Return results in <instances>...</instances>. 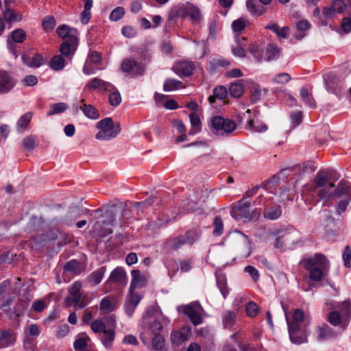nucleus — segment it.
Returning a JSON list of instances; mask_svg holds the SVG:
<instances>
[{
  "label": "nucleus",
  "mask_w": 351,
  "mask_h": 351,
  "mask_svg": "<svg viewBox=\"0 0 351 351\" xmlns=\"http://www.w3.org/2000/svg\"><path fill=\"white\" fill-rule=\"evenodd\" d=\"M301 264L309 272V278L314 282L320 281L330 268V261L322 254L317 253L313 257L303 259Z\"/></svg>",
  "instance_id": "f257e3e1"
},
{
  "label": "nucleus",
  "mask_w": 351,
  "mask_h": 351,
  "mask_svg": "<svg viewBox=\"0 0 351 351\" xmlns=\"http://www.w3.org/2000/svg\"><path fill=\"white\" fill-rule=\"evenodd\" d=\"M97 128L99 131L95 138L99 141H109L115 138L121 131L119 123L114 125L112 119L110 117L99 121L97 123Z\"/></svg>",
  "instance_id": "f03ea898"
},
{
  "label": "nucleus",
  "mask_w": 351,
  "mask_h": 351,
  "mask_svg": "<svg viewBox=\"0 0 351 351\" xmlns=\"http://www.w3.org/2000/svg\"><path fill=\"white\" fill-rule=\"evenodd\" d=\"M315 192L322 199H327L332 197L331 189L335 187V184L328 182V176L324 171H319L314 178Z\"/></svg>",
  "instance_id": "7ed1b4c3"
},
{
  "label": "nucleus",
  "mask_w": 351,
  "mask_h": 351,
  "mask_svg": "<svg viewBox=\"0 0 351 351\" xmlns=\"http://www.w3.org/2000/svg\"><path fill=\"white\" fill-rule=\"evenodd\" d=\"M210 123L212 132L217 135L228 136L237 129V124L233 120L221 116L213 117Z\"/></svg>",
  "instance_id": "20e7f679"
},
{
  "label": "nucleus",
  "mask_w": 351,
  "mask_h": 351,
  "mask_svg": "<svg viewBox=\"0 0 351 351\" xmlns=\"http://www.w3.org/2000/svg\"><path fill=\"white\" fill-rule=\"evenodd\" d=\"M82 283L80 281H75L72 286L69 287V292L70 295L65 298V302L69 306L71 302L75 304V307L83 308L88 304L86 296L81 293Z\"/></svg>",
  "instance_id": "39448f33"
},
{
  "label": "nucleus",
  "mask_w": 351,
  "mask_h": 351,
  "mask_svg": "<svg viewBox=\"0 0 351 351\" xmlns=\"http://www.w3.org/2000/svg\"><path fill=\"white\" fill-rule=\"evenodd\" d=\"M286 319L291 341L295 344L306 343L307 341V337L302 331V322L290 320L287 315H286Z\"/></svg>",
  "instance_id": "423d86ee"
},
{
  "label": "nucleus",
  "mask_w": 351,
  "mask_h": 351,
  "mask_svg": "<svg viewBox=\"0 0 351 351\" xmlns=\"http://www.w3.org/2000/svg\"><path fill=\"white\" fill-rule=\"evenodd\" d=\"M231 216L239 220L242 219H251L250 203L249 201L241 199L232 208Z\"/></svg>",
  "instance_id": "0eeeda50"
},
{
  "label": "nucleus",
  "mask_w": 351,
  "mask_h": 351,
  "mask_svg": "<svg viewBox=\"0 0 351 351\" xmlns=\"http://www.w3.org/2000/svg\"><path fill=\"white\" fill-rule=\"evenodd\" d=\"M121 70L132 76H138L143 74V66L135 59H124L121 63Z\"/></svg>",
  "instance_id": "6e6552de"
},
{
  "label": "nucleus",
  "mask_w": 351,
  "mask_h": 351,
  "mask_svg": "<svg viewBox=\"0 0 351 351\" xmlns=\"http://www.w3.org/2000/svg\"><path fill=\"white\" fill-rule=\"evenodd\" d=\"M184 313L189 318L195 326L202 324V317L200 315L202 306L198 302H193L183 306Z\"/></svg>",
  "instance_id": "1a4fd4ad"
},
{
  "label": "nucleus",
  "mask_w": 351,
  "mask_h": 351,
  "mask_svg": "<svg viewBox=\"0 0 351 351\" xmlns=\"http://www.w3.org/2000/svg\"><path fill=\"white\" fill-rule=\"evenodd\" d=\"M114 85L98 77L91 79L85 86L84 89L88 91L98 89L99 91L106 93L111 91Z\"/></svg>",
  "instance_id": "9d476101"
},
{
  "label": "nucleus",
  "mask_w": 351,
  "mask_h": 351,
  "mask_svg": "<svg viewBox=\"0 0 351 351\" xmlns=\"http://www.w3.org/2000/svg\"><path fill=\"white\" fill-rule=\"evenodd\" d=\"M78 45L77 36H71L64 40L60 46L59 51L62 56L67 58L73 55Z\"/></svg>",
  "instance_id": "9b49d317"
},
{
  "label": "nucleus",
  "mask_w": 351,
  "mask_h": 351,
  "mask_svg": "<svg viewBox=\"0 0 351 351\" xmlns=\"http://www.w3.org/2000/svg\"><path fill=\"white\" fill-rule=\"evenodd\" d=\"M195 67L193 62L180 61L174 64L173 70L179 76L189 77L193 74Z\"/></svg>",
  "instance_id": "f8f14e48"
},
{
  "label": "nucleus",
  "mask_w": 351,
  "mask_h": 351,
  "mask_svg": "<svg viewBox=\"0 0 351 351\" xmlns=\"http://www.w3.org/2000/svg\"><path fill=\"white\" fill-rule=\"evenodd\" d=\"M228 237L230 239H235L238 240L243 246L245 250L241 251V254L243 256L247 257L250 255L251 245L247 237L239 230L230 232Z\"/></svg>",
  "instance_id": "ddd939ff"
},
{
  "label": "nucleus",
  "mask_w": 351,
  "mask_h": 351,
  "mask_svg": "<svg viewBox=\"0 0 351 351\" xmlns=\"http://www.w3.org/2000/svg\"><path fill=\"white\" fill-rule=\"evenodd\" d=\"M281 240H283L287 244H295L299 241V233L294 229L285 231L281 236L276 238L275 242L276 247H282V245L278 244Z\"/></svg>",
  "instance_id": "4468645a"
},
{
  "label": "nucleus",
  "mask_w": 351,
  "mask_h": 351,
  "mask_svg": "<svg viewBox=\"0 0 351 351\" xmlns=\"http://www.w3.org/2000/svg\"><path fill=\"white\" fill-rule=\"evenodd\" d=\"M191 337V329L189 327H183L180 330L171 333V339L173 345L178 346L187 341Z\"/></svg>",
  "instance_id": "2eb2a0df"
},
{
  "label": "nucleus",
  "mask_w": 351,
  "mask_h": 351,
  "mask_svg": "<svg viewBox=\"0 0 351 351\" xmlns=\"http://www.w3.org/2000/svg\"><path fill=\"white\" fill-rule=\"evenodd\" d=\"M14 85L12 77L7 71L0 70V93L9 92Z\"/></svg>",
  "instance_id": "dca6fc26"
},
{
  "label": "nucleus",
  "mask_w": 351,
  "mask_h": 351,
  "mask_svg": "<svg viewBox=\"0 0 351 351\" xmlns=\"http://www.w3.org/2000/svg\"><path fill=\"white\" fill-rule=\"evenodd\" d=\"M107 283H116L119 285H125L127 283L126 273L122 267H117L110 273Z\"/></svg>",
  "instance_id": "f3484780"
},
{
  "label": "nucleus",
  "mask_w": 351,
  "mask_h": 351,
  "mask_svg": "<svg viewBox=\"0 0 351 351\" xmlns=\"http://www.w3.org/2000/svg\"><path fill=\"white\" fill-rule=\"evenodd\" d=\"M325 84L328 91L334 94L338 93L343 86L340 79L332 73L325 78Z\"/></svg>",
  "instance_id": "a211bd4d"
},
{
  "label": "nucleus",
  "mask_w": 351,
  "mask_h": 351,
  "mask_svg": "<svg viewBox=\"0 0 351 351\" xmlns=\"http://www.w3.org/2000/svg\"><path fill=\"white\" fill-rule=\"evenodd\" d=\"M131 276L132 280L130 287L131 291H134L136 289L143 287L146 285L147 278L139 270H132L131 271Z\"/></svg>",
  "instance_id": "6ab92c4d"
},
{
  "label": "nucleus",
  "mask_w": 351,
  "mask_h": 351,
  "mask_svg": "<svg viewBox=\"0 0 351 351\" xmlns=\"http://www.w3.org/2000/svg\"><path fill=\"white\" fill-rule=\"evenodd\" d=\"M332 193V197H337L338 198L351 197V186L346 182L341 181L338 183L335 190L331 189Z\"/></svg>",
  "instance_id": "aec40b11"
},
{
  "label": "nucleus",
  "mask_w": 351,
  "mask_h": 351,
  "mask_svg": "<svg viewBox=\"0 0 351 351\" xmlns=\"http://www.w3.org/2000/svg\"><path fill=\"white\" fill-rule=\"evenodd\" d=\"M115 339V329L106 328L101 335L100 340L104 346L109 349L111 348Z\"/></svg>",
  "instance_id": "412c9836"
},
{
  "label": "nucleus",
  "mask_w": 351,
  "mask_h": 351,
  "mask_svg": "<svg viewBox=\"0 0 351 351\" xmlns=\"http://www.w3.org/2000/svg\"><path fill=\"white\" fill-rule=\"evenodd\" d=\"M150 351H165V339L162 335L156 334L152 338Z\"/></svg>",
  "instance_id": "4be33fe9"
},
{
  "label": "nucleus",
  "mask_w": 351,
  "mask_h": 351,
  "mask_svg": "<svg viewBox=\"0 0 351 351\" xmlns=\"http://www.w3.org/2000/svg\"><path fill=\"white\" fill-rule=\"evenodd\" d=\"M21 59L24 64L29 67L38 68L43 63V58L39 54H34L33 56L23 55Z\"/></svg>",
  "instance_id": "5701e85b"
},
{
  "label": "nucleus",
  "mask_w": 351,
  "mask_h": 351,
  "mask_svg": "<svg viewBox=\"0 0 351 351\" xmlns=\"http://www.w3.org/2000/svg\"><path fill=\"white\" fill-rule=\"evenodd\" d=\"M186 10L187 3L185 4H181L173 7L169 14V20L173 21L176 20L178 18H186Z\"/></svg>",
  "instance_id": "b1692460"
},
{
  "label": "nucleus",
  "mask_w": 351,
  "mask_h": 351,
  "mask_svg": "<svg viewBox=\"0 0 351 351\" xmlns=\"http://www.w3.org/2000/svg\"><path fill=\"white\" fill-rule=\"evenodd\" d=\"M317 339L319 341L326 340L330 337H333L335 334L332 331V328L326 324L318 326L317 328Z\"/></svg>",
  "instance_id": "393cba45"
},
{
  "label": "nucleus",
  "mask_w": 351,
  "mask_h": 351,
  "mask_svg": "<svg viewBox=\"0 0 351 351\" xmlns=\"http://www.w3.org/2000/svg\"><path fill=\"white\" fill-rule=\"evenodd\" d=\"M15 337L11 332L8 330L0 332V348H6L14 344Z\"/></svg>",
  "instance_id": "a878e982"
},
{
  "label": "nucleus",
  "mask_w": 351,
  "mask_h": 351,
  "mask_svg": "<svg viewBox=\"0 0 351 351\" xmlns=\"http://www.w3.org/2000/svg\"><path fill=\"white\" fill-rule=\"evenodd\" d=\"M106 271V267L103 266L98 268L97 270L93 271L88 276L89 282L93 285H97L102 280L105 273Z\"/></svg>",
  "instance_id": "bb28decb"
},
{
  "label": "nucleus",
  "mask_w": 351,
  "mask_h": 351,
  "mask_svg": "<svg viewBox=\"0 0 351 351\" xmlns=\"http://www.w3.org/2000/svg\"><path fill=\"white\" fill-rule=\"evenodd\" d=\"M229 92L232 97L239 98L244 92V86L241 80H237L230 85Z\"/></svg>",
  "instance_id": "cd10ccee"
},
{
  "label": "nucleus",
  "mask_w": 351,
  "mask_h": 351,
  "mask_svg": "<svg viewBox=\"0 0 351 351\" xmlns=\"http://www.w3.org/2000/svg\"><path fill=\"white\" fill-rule=\"evenodd\" d=\"M246 5L248 11L253 15L260 16L266 12L265 8L257 5L255 0H247Z\"/></svg>",
  "instance_id": "c85d7f7f"
},
{
  "label": "nucleus",
  "mask_w": 351,
  "mask_h": 351,
  "mask_svg": "<svg viewBox=\"0 0 351 351\" xmlns=\"http://www.w3.org/2000/svg\"><path fill=\"white\" fill-rule=\"evenodd\" d=\"M82 213L83 210L77 206L70 208L66 216V223L69 226L71 225L75 220L82 215Z\"/></svg>",
  "instance_id": "c756f323"
},
{
  "label": "nucleus",
  "mask_w": 351,
  "mask_h": 351,
  "mask_svg": "<svg viewBox=\"0 0 351 351\" xmlns=\"http://www.w3.org/2000/svg\"><path fill=\"white\" fill-rule=\"evenodd\" d=\"M25 38H26L25 32L23 29L18 28V29L13 30L10 33V35L8 37L7 42L9 43L10 39H11L13 43H21L25 40Z\"/></svg>",
  "instance_id": "7c9ffc66"
},
{
  "label": "nucleus",
  "mask_w": 351,
  "mask_h": 351,
  "mask_svg": "<svg viewBox=\"0 0 351 351\" xmlns=\"http://www.w3.org/2000/svg\"><path fill=\"white\" fill-rule=\"evenodd\" d=\"M281 49L274 44H269L265 51V60L270 61L280 56Z\"/></svg>",
  "instance_id": "2f4dec72"
},
{
  "label": "nucleus",
  "mask_w": 351,
  "mask_h": 351,
  "mask_svg": "<svg viewBox=\"0 0 351 351\" xmlns=\"http://www.w3.org/2000/svg\"><path fill=\"white\" fill-rule=\"evenodd\" d=\"M249 51L253 56V57L260 62L263 60H265V56L263 55V48L258 44L253 43L249 47Z\"/></svg>",
  "instance_id": "473e14b6"
},
{
  "label": "nucleus",
  "mask_w": 351,
  "mask_h": 351,
  "mask_svg": "<svg viewBox=\"0 0 351 351\" xmlns=\"http://www.w3.org/2000/svg\"><path fill=\"white\" fill-rule=\"evenodd\" d=\"M237 313L234 311H226L223 316V325L226 328H231L236 323Z\"/></svg>",
  "instance_id": "72a5a7b5"
},
{
  "label": "nucleus",
  "mask_w": 351,
  "mask_h": 351,
  "mask_svg": "<svg viewBox=\"0 0 351 351\" xmlns=\"http://www.w3.org/2000/svg\"><path fill=\"white\" fill-rule=\"evenodd\" d=\"M182 87V82L181 81L172 78L167 79L163 85V89L166 92L176 90Z\"/></svg>",
  "instance_id": "f704fd0d"
},
{
  "label": "nucleus",
  "mask_w": 351,
  "mask_h": 351,
  "mask_svg": "<svg viewBox=\"0 0 351 351\" xmlns=\"http://www.w3.org/2000/svg\"><path fill=\"white\" fill-rule=\"evenodd\" d=\"M89 338L87 337H79L74 343L73 347L75 351H86L90 348L88 347V341Z\"/></svg>",
  "instance_id": "c9c22d12"
},
{
  "label": "nucleus",
  "mask_w": 351,
  "mask_h": 351,
  "mask_svg": "<svg viewBox=\"0 0 351 351\" xmlns=\"http://www.w3.org/2000/svg\"><path fill=\"white\" fill-rule=\"evenodd\" d=\"M65 66V59L61 55H56L50 61V67L55 71H61Z\"/></svg>",
  "instance_id": "e433bc0d"
},
{
  "label": "nucleus",
  "mask_w": 351,
  "mask_h": 351,
  "mask_svg": "<svg viewBox=\"0 0 351 351\" xmlns=\"http://www.w3.org/2000/svg\"><path fill=\"white\" fill-rule=\"evenodd\" d=\"M57 34L60 37L66 40L71 36H77L76 31L71 29L66 25H62L57 28Z\"/></svg>",
  "instance_id": "4c0bfd02"
},
{
  "label": "nucleus",
  "mask_w": 351,
  "mask_h": 351,
  "mask_svg": "<svg viewBox=\"0 0 351 351\" xmlns=\"http://www.w3.org/2000/svg\"><path fill=\"white\" fill-rule=\"evenodd\" d=\"M310 23L306 20L300 21L296 25L298 32L295 37L298 40L302 39L304 36V32L310 28Z\"/></svg>",
  "instance_id": "58836bf2"
},
{
  "label": "nucleus",
  "mask_w": 351,
  "mask_h": 351,
  "mask_svg": "<svg viewBox=\"0 0 351 351\" xmlns=\"http://www.w3.org/2000/svg\"><path fill=\"white\" fill-rule=\"evenodd\" d=\"M99 308L104 313H110L115 309L116 305L109 297H105L101 300Z\"/></svg>",
  "instance_id": "ea45409f"
},
{
  "label": "nucleus",
  "mask_w": 351,
  "mask_h": 351,
  "mask_svg": "<svg viewBox=\"0 0 351 351\" xmlns=\"http://www.w3.org/2000/svg\"><path fill=\"white\" fill-rule=\"evenodd\" d=\"M300 97L303 101L310 108H314L315 107V101L313 97L308 93L306 88L302 87L300 91Z\"/></svg>",
  "instance_id": "a19ab883"
},
{
  "label": "nucleus",
  "mask_w": 351,
  "mask_h": 351,
  "mask_svg": "<svg viewBox=\"0 0 351 351\" xmlns=\"http://www.w3.org/2000/svg\"><path fill=\"white\" fill-rule=\"evenodd\" d=\"M80 109L83 111L86 117L89 119H97L99 118V112L97 110L91 105H87L84 104Z\"/></svg>",
  "instance_id": "79ce46f5"
},
{
  "label": "nucleus",
  "mask_w": 351,
  "mask_h": 351,
  "mask_svg": "<svg viewBox=\"0 0 351 351\" xmlns=\"http://www.w3.org/2000/svg\"><path fill=\"white\" fill-rule=\"evenodd\" d=\"M68 108L66 103L60 102L51 105L50 110L47 112V116L59 114L65 112Z\"/></svg>",
  "instance_id": "37998d69"
},
{
  "label": "nucleus",
  "mask_w": 351,
  "mask_h": 351,
  "mask_svg": "<svg viewBox=\"0 0 351 351\" xmlns=\"http://www.w3.org/2000/svg\"><path fill=\"white\" fill-rule=\"evenodd\" d=\"M217 285L221 295L226 298L228 294V289L227 287L226 277L223 275L217 276Z\"/></svg>",
  "instance_id": "c03bdc74"
},
{
  "label": "nucleus",
  "mask_w": 351,
  "mask_h": 351,
  "mask_svg": "<svg viewBox=\"0 0 351 351\" xmlns=\"http://www.w3.org/2000/svg\"><path fill=\"white\" fill-rule=\"evenodd\" d=\"M110 92L109 95V103L113 106H119L121 102V97L119 92L117 90L116 87L114 86L113 89Z\"/></svg>",
  "instance_id": "a18cd8bd"
},
{
  "label": "nucleus",
  "mask_w": 351,
  "mask_h": 351,
  "mask_svg": "<svg viewBox=\"0 0 351 351\" xmlns=\"http://www.w3.org/2000/svg\"><path fill=\"white\" fill-rule=\"evenodd\" d=\"M93 7V2L90 0H88V2H86L84 4V10L81 14V21L83 24H86L91 16L90 9Z\"/></svg>",
  "instance_id": "49530a36"
},
{
  "label": "nucleus",
  "mask_w": 351,
  "mask_h": 351,
  "mask_svg": "<svg viewBox=\"0 0 351 351\" xmlns=\"http://www.w3.org/2000/svg\"><path fill=\"white\" fill-rule=\"evenodd\" d=\"M213 234L215 236H220L223 232V221L219 216L215 217L213 221Z\"/></svg>",
  "instance_id": "de8ad7c7"
},
{
  "label": "nucleus",
  "mask_w": 351,
  "mask_h": 351,
  "mask_svg": "<svg viewBox=\"0 0 351 351\" xmlns=\"http://www.w3.org/2000/svg\"><path fill=\"white\" fill-rule=\"evenodd\" d=\"M199 9L192 4L187 3L186 17L190 16L193 21H198L200 19Z\"/></svg>",
  "instance_id": "09e8293b"
},
{
  "label": "nucleus",
  "mask_w": 351,
  "mask_h": 351,
  "mask_svg": "<svg viewBox=\"0 0 351 351\" xmlns=\"http://www.w3.org/2000/svg\"><path fill=\"white\" fill-rule=\"evenodd\" d=\"M189 245H192L195 241H197L200 235L201 231L199 229L196 228L194 230H189L184 234Z\"/></svg>",
  "instance_id": "8fccbe9b"
},
{
  "label": "nucleus",
  "mask_w": 351,
  "mask_h": 351,
  "mask_svg": "<svg viewBox=\"0 0 351 351\" xmlns=\"http://www.w3.org/2000/svg\"><path fill=\"white\" fill-rule=\"evenodd\" d=\"M3 17L8 23L20 21L22 19L21 15H16V14L11 9H7L5 10Z\"/></svg>",
  "instance_id": "3c124183"
},
{
  "label": "nucleus",
  "mask_w": 351,
  "mask_h": 351,
  "mask_svg": "<svg viewBox=\"0 0 351 351\" xmlns=\"http://www.w3.org/2000/svg\"><path fill=\"white\" fill-rule=\"evenodd\" d=\"M247 21L243 18H239L234 21L232 23L233 31L237 34L241 33L246 26Z\"/></svg>",
  "instance_id": "603ef678"
},
{
  "label": "nucleus",
  "mask_w": 351,
  "mask_h": 351,
  "mask_svg": "<svg viewBox=\"0 0 351 351\" xmlns=\"http://www.w3.org/2000/svg\"><path fill=\"white\" fill-rule=\"evenodd\" d=\"M282 211L279 208L267 209L264 212V217L270 220H275L280 217Z\"/></svg>",
  "instance_id": "864d4df0"
},
{
  "label": "nucleus",
  "mask_w": 351,
  "mask_h": 351,
  "mask_svg": "<svg viewBox=\"0 0 351 351\" xmlns=\"http://www.w3.org/2000/svg\"><path fill=\"white\" fill-rule=\"evenodd\" d=\"M64 269L73 274H80L79 262L76 260L69 261L64 265Z\"/></svg>",
  "instance_id": "5fc2aeb1"
},
{
  "label": "nucleus",
  "mask_w": 351,
  "mask_h": 351,
  "mask_svg": "<svg viewBox=\"0 0 351 351\" xmlns=\"http://www.w3.org/2000/svg\"><path fill=\"white\" fill-rule=\"evenodd\" d=\"M163 328V325L161 322L157 319L152 322L148 327V330L152 332L154 335L156 334H160L161 330Z\"/></svg>",
  "instance_id": "6e6d98bb"
},
{
  "label": "nucleus",
  "mask_w": 351,
  "mask_h": 351,
  "mask_svg": "<svg viewBox=\"0 0 351 351\" xmlns=\"http://www.w3.org/2000/svg\"><path fill=\"white\" fill-rule=\"evenodd\" d=\"M32 117V114L30 112H27L23 114L17 122V127L21 130H24L27 128L29 123Z\"/></svg>",
  "instance_id": "4d7b16f0"
},
{
  "label": "nucleus",
  "mask_w": 351,
  "mask_h": 351,
  "mask_svg": "<svg viewBox=\"0 0 351 351\" xmlns=\"http://www.w3.org/2000/svg\"><path fill=\"white\" fill-rule=\"evenodd\" d=\"M90 327L95 333H102L107 328L106 324L101 319L95 320Z\"/></svg>",
  "instance_id": "13d9d810"
},
{
  "label": "nucleus",
  "mask_w": 351,
  "mask_h": 351,
  "mask_svg": "<svg viewBox=\"0 0 351 351\" xmlns=\"http://www.w3.org/2000/svg\"><path fill=\"white\" fill-rule=\"evenodd\" d=\"M291 79V75L289 73H280L272 79V82L279 84H284L288 83Z\"/></svg>",
  "instance_id": "bf43d9fd"
},
{
  "label": "nucleus",
  "mask_w": 351,
  "mask_h": 351,
  "mask_svg": "<svg viewBox=\"0 0 351 351\" xmlns=\"http://www.w3.org/2000/svg\"><path fill=\"white\" fill-rule=\"evenodd\" d=\"M351 200V197H343L342 198L338 203L336 207V212L337 215H341L342 213L345 212L347 206H348Z\"/></svg>",
  "instance_id": "052dcab7"
},
{
  "label": "nucleus",
  "mask_w": 351,
  "mask_h": 351,
  "mask_svg": "<svg viewBox=\"0 0 351 351\" xmlns=\"http://www.w3.org/2000/svg\"><path fill=\"white\" fill-rule=\"evenodd\" d=\"M259 311L258 305L254 302H250L247 303L245 307V311L247 316L250 317H254L256 316Z\"/></svg>",
  "instance_id": "680f3d73"
},
{
  "label": "nucleus",
  "mask_w": 351,
  "mask_h": 351,
  "mask_svg": "<svg viewBox=\"0 0 351 351\" xmlns=\"http://www.w3.org/2000/svg\"><path fill=\"white\" fill-rule=\"evenodd\" d=\"M141 300V297L138 294L136 293L134 291H131L130 289V293L126 303L136 307Z\"/></svg>",
  "instance_id": "e2e57ef3"
},
{
  "label": "nucleus",
  "mask_w": 351,
  "mask_h": 351,
  "mask_svg": "<svg viewBox=\"0 0 351 351\" xmlns=\"http://www.w3.org/2000/svg\"><path fill=\"white\" fill-rule=\"evenodd\" d=\"M125 14V10L123 7H117L110 14V19L112 21L120 20Z\"/></svg>",
  "instance_id": "0e129e2a"
},
{
  "label": "nucleus",
  "mask_w": 351,
  "mask_h": 351,
  "mask_svg": "<svg viewBox=\"0 0 351 351\" xmlns=\"http://www.w3.org/2000/svg\"><path fill=\"white\" fill-rule=\"evenodd\" d=\"M55 25H56V20H55L54 17H53L51 16H47L43 19L42 26H43V28L44 29V30H45V31L51 30V29H53Z\"/></svg>",
  "instance_id": "69168bd1"
},
{
  "label": "nucleus",
  "mask_w": 351,
  "mask_h": 351,
  "mask_svg": "<svg viewBox=\"0 0 351 351\" xmlns=\"http://www.w3.org/2000/svg\"><path fill=\"white\" fill-rule=\"evenodd\" d=\"M186 244H189V242L187 241L185 235L179 236L171 241L172 247L175 250H178Z\"/></svg>",
  "instance_id": "338daca9"
},
{
  "label": "nucleus",
  "mask_w": 351,
  "mask_h": 351,
  "mask_svg": "<svg viewBox=\"0 0 351 351\" xmlns=\"http://www.w3.org/2000/svg\"><path fill=\"white\" fill-rule=\"evenodd\" d=\"M328 321L335 326H338L341 322V316L339 312L332 311L328 316Z\"/></svg>",
  "instance_id": "774afa93"
}]
</instances>
